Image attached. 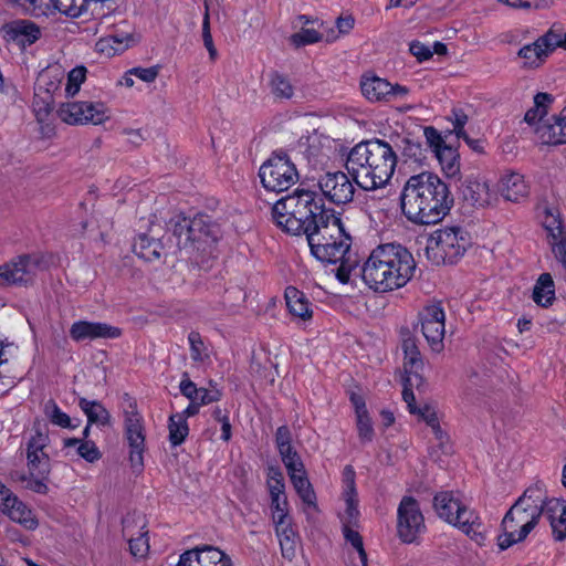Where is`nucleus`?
I'll use <instances>...</instances> for the list:
<instances>
[{"mask_svg": "<svg viewBox=\"0 0 566 566\" xmlns=\"http://www.w3.org/2000/svg\"><path fill=\"white\" fill-rule=\"evenodd\" d=\"M453 202L449 185L429 171L410 176L400 193L401 212L415 224L440 222L450 212Z\"/></svg>", "mask_w": 566, "mask_h": 566, "instance_id": "obj_1", "label": "nucleus"}, {"mask_svg": "<svg viewBox=\"0 0 566 566\" xmlns=\"http://www.w3.org/2000/svg\"><path fill=\"white\" fill-rule=\"evenodd\" d=\"M416 262L400 244H382L370 253L361 269L364 282L376 292H388L405 286L413 276Z\"/></svg>", "mask_w": 566, "mask_h": 566, "instance_id": "obj_2", "label": "nucleus"}, {"mask_svg": "<svg viewBox=\"0 0 566 566\" xmlns=\"http://www.w3.org/2000/svg\"><path fill=\"white\" fill-rule=\"evenodd\" d=\"M398 155L390 144H355L346 158V170L364 191L384 188L391 179Z\"/></svg>", "mask_w": 566, "mask_h": 566, "instance_id": "obj_3", "label": "nucleus"}, {"mask_svg": "<svg viewBox=\"0 0 566 566\" xmlns=\"http://www.w3.org/2000/svg\"><path fill=\"white\" fill-rule=\"evenodd\" d=\"M332 213L333 210L324 208L323 199L317 192L298 188L272 207V216L277 227L295 235L316 229L317 223Z\"/></svg>", "mask_w": 566, "mask_h": 566, "instance_id": "obj_4", "label": "nucleus"}, {"mask_svg": "<svg viewBox=\"0 0 566 566\" xmlns=\"http://www.w3.org/2000/svg\"><path fill=\"white\" fill-rule=\"evenodd\" d=\"M305 233L311 253L321 262L336 263L349 252L352 239L334 213Z\"/></svg>", "mask_w": 566, "mask_h": 566, "instance_id": "obj_5", "label": "nucleus"}, {"mask_svg": "<svg viewBox=\"0 0 566 566\" xmlns=\"http://www.w3.org/2000/svg\"><path fill=\"white\" fill-rule=\"evenodd\" d=\"M169 229L176 245L187 252L205 250V247L216 239L214 226L205 214H197L193 218L177 214L170 218Z\"/></svg>", "mask_w": 566, "mask_h": 566, "instance_id": "obj_6", "label": "nucleus"}, {"mask_svg": "<svg viewBox=\"0 0 566 566\" xmlns=\"http://www.w3.org/2000/svg\"><path fill=\"white\" fill-rule=\"evenodd\" d=\"M470 237L460 227L436 230L427 240L426 255L433 264L455 263L470 247Z\"/></svg>", "mask_w": 566, "mask_h": 566, "instance_id": "obj_7", "label": "nucleus"}, {"mask_svg": "<svg viewBox=\"0 0 566 566\" xmlns=\"http://www.w3.org/2000/svg\"><path fill=\"white\" fill-rule=\"evenodd\" d=\"M433 507L441 518L458 526L471 538L475 541L483 539L482 523L479 516L463 505L452 492L444 491L436 494Z\"/></svg>", "mask_w": 566, "mask_h": 566, "instance_id": "obj_8", "label": "nucleus"}, {"mask_svg": "<svg viewBox=\"0 0 566 566\" xmlns=\"http://www.w3.org/2000/svg\"><path fill=\"white\" fill-rule=\"evenodd\" d=\"M541 516L535 505L526 507L523 506V501H516L503 517V533L497 537L500 549L504 551L525 539Z\"/></svg>", "mask_w": 566, "mask_h": 566, "instance_id": "obj_9", "label": "nucleus"}, {"mask_svg": "<svg viewBox=\"0 0 566 566\" xmlns=\"http://www.w3.org/2000/svg\"><path fill=\"white\" fill-rule=\"evenodd\" d=\"M553 102L552 94L537 93L534 96V106L525 113L524 120L530 125L539 123L536 128L539 138L547 139L546 142H566V107L559 115H553L551 119L542 123Z\"/></svg>", "mask_w": 566, "mask_h": 566, "instance_id": "obj_10", "label": "nucleus"}, {"mask_svg": "<svg viewBox=\"0 0 566 566\" xmlns=\"http://www.w3.org/2000/svg\"><path fill=\"white\" fill-rule=\"evenodd\" d=\"M259 177L265 190L280 193L295 185L300 176L285 153L274 151L259 168Z\"/></svg>", "mask_w": 566, "mask_h": 566, "instance_id": "obj_11", "label": "nucleus"}, {"mask_svg": "<svg viewBox=\"0 0 566 566\" xmlns=\"http://www.w3.org/2000/svg\"><path fill=\"white\" fill-rule=\"evenodd\" d=\"M124 422V438L129 448L132 465L142 464V416L136 398L124 394L120 401Z\"/></svg>", "mask_w": 566, "mask_h": 566, "instance_id": "obj_12", "label": "nucleus"}, {"mask_svg": "<svg viewBox=\"0 0 566 566\" xmlns=\"http://www.w3.org/2000/svg\"><path fill=\"white\" fill-rule=\"evenodd\" d=\"M461 209L468 213L485 209L496 203L497 195L490 188L484 177L468 176L459 187Z\"/></svg>", "mask_w": 566, "mask_h": 566, "instance_id": "obj_13", "label": "nucleus"}, {"mask_svg": "<svg viewBox=\"0 0 566 566\" xmlns=\"http://www.w3.org/2000/svg\"><path fill=\"white\" fill-rule=\"evenodd\" d=\"M418 325L429 347L434 353L444 348L446 314L440 303H430L418 313Z\"/></svg>", "mask_w": 566, "mask_h": 566, "instance_id": "obj_14", "label": "nucleus"}, {"mask_svg": "<svg viewBox=\"0 0 566 566\" xmlns=\"http://www.w3.org/2000/svg\"><path fill=\"white\" fill-rule=\"evenodd\" d=\"M426 528L418 501L403 496L397 510V532L403 543H413Z\"/></svg>", "mask_w": 566, "mask_h": 566, "instance_id": "obj_15", "label": "nucleus"}, {"mask_svg": "<svg viewBox=\"0 0 566 566\" xmlns=\"http://www.w3.org/2000/svg\"><path fill=\"white\" fill-rule=\"evenodd\" d=\"M323 196L332 203L340 206L353 201L355 182L348 172L327 171L319 176L317 182Z\"/></svg>", "mask_w": 566, "mask_h": 566, "instance_id": "obj_16", "label": "nucleus"}, {"mask_svg": "<svg viewBox=\"0 0 566 566\" xmlns=\"http://www.w3.org/2000/svg\"><path fill=\"white\" fill-rule=\"evenodd\" d=\"M38 268V259L20 255L0 265V286L28 284L35 276Z\"/></svg>", "mask_w": 566, "mask_h": 566, "instance_id": "obj_17", "label": "nucleus"}, {"mask_svg": "<svg viewBox=\"0 0 566 566\" xmlns=\"http://www.w3.org/2000/svg\"><path fill=\"white\" fill-rule=\"evenodd\" d=\"M60 118L67 124H101L105 118L102 104L72 102L62 104L57 111Z\"/></svg>", "mask_w": 566, "mask_h": 566, "instance_id": "obj_18", "label": "nucleus"}, {"mask_svg": "<svg viewBox=\"0 0 566 566\" xmlns=\"http://www.w3.org/2000/svg\"><path fill=\"white\" fill-rule=\"evenodd\" d=\"M0 32L7 42H12L21 50L34 44L42 36L41 28L31 20H13L4 23Z\"/></svg>", "mask_w": 566, "mask_h": 566, "instance_id": "obj_19", "label": "nucleus"}, {"mask_svg": "<svg viewBox=\"0 0 566 566\" xmlns=\"http://www.w3.org/2000/svg\"><path fill=\"white\" fill-rule=\"evenodd\" d=\"M0 511L25 530L32 531L39 525L33 512L10 489L0 496Z\"/></svg>", "mask_w": 566, "mask_h": 566, "instance_id": "obj_20", "label": "nucleus"}, {"mask_svg": "<svg viewBox=\"0 0 566 566\" xmlns=\"http://www.w3.org/2000/svg\"><path fill=\"white\" fill-rule=\"evenodd\" d=\"M179 562L185 566H232L231 558L224 552L210 545L184 552Z\"/></svg>", "mask_w": 566, "mask_h": 566, "instance_id": "obj_21", "label": "nucleus"}, {"mask_svg": "<svg viewBox=\"0 0 566 566\" xmlns=\"http://www.w3.org/2000/svg\"><path fill=\"white\" fill-rule=\"evenodd\" d=\"M49 437L40 431H36L31 437L28 443V467L30 474H38L46 476L50 471L49 457L44 452L48 446Z\"/></svg>", "mask_w": 566, "mask_h": 566, "instance_id": "obj_22", "label": "nucleus"}, {"mask_svg": "<svg viewBox=\"0 0 566 566\" xmlns=\"http://www.w3.org/2000/svg\"><path fill=\"white\" fill-rule=\"evenodd\" d=\"M120 335L117 327L101 322L78 321L72 324L70 336L75 342L97 338H116Z\"/></svg>", "mask_w": 566, "mask_h": 566, "instance_id": "obj_23", "label": "nucleus"}, {"mask_svg": "<svg viewBox=\"0 0 566 566\" xmlns=\"http://www.w3.org/2000/svg\"><path fill=\"white\" fill-rule=\"evenodd\" d=\"M448 177L460 172V154L455 144H426Z\"/></svg>", "mask_w": 566, "mask_h": 566, "instance_id": "obj_24", "label": "nucleus"}, {"mask_svg": "<svg viewBox=\"0 0 566 566\" xmlns=\"http://www.w3.org/2000/svg\"><path fill=\"white\" fill-rule=\"evenodd\" d=\"M499 191L505 200L512 202H520L530 193L524 176L515 171H507L501 176Z\"/></svg>", "mask_w": 566, "mask_h": 566, "instance_id": "obj_25", "label": "nucleus"}, {"mask_svg": "<svg viewBox=\"0 0 566 566\" xmlns=\"http://www.w3.org/2000/svg\"><path fill=\"white\" fill-rule=\"evenodd\" d=\"M549 521L553 536L556 541L566 538V503L559 499H552L543 514Z\"/></svg>", "mask_w": 566, "mask_h": 566, "instance_id": "obj_26", "label": "nucleus"}, {"mask_svg": "<svg viewBox=\"0 0 566 566\" xmlns=\"http://www.w3.org/2000/svg\"><path fill=\"white\" fill-rule=\"evenodd\" d=\"M401 347L405 355V373L412 375L416 380H421L419 374V369L422 368L421 354L417 345V339L409 332L403 334Z\"/></svg>", "mask_w": 566, "mask_h": 566, "instance_id": "obj_27", "label": "nucleus"}, {"mask_svg": "<svg viewBox=\"0 0 566 566\" xmlns=\"http://www.w3.org/2000/svg\"><path fill=\"white\" fill-rule=\"evenodd\" d=\"M294 128L300 142L303 139L310 142L312 138L322 139L326 137L324 132H322V118L313 114L298 117L294 123Z\"/></svg>", "mask_w": 566, "mask_h": 566, "instance_id": "obj_28", "label": "nucleus"}, {"mask_svg": "<svg viewBox=\"0 0 566 566\" xmlns=\"http://www.w3.org/2000/svg\"><path fill=\"white\" fill-rule=\"evenodd\" d=\"M134 43H136V40L132 34H127L125 36L114 34L99 39L96 42L95 48L98 53L107 57H112L125 51Z\"/></svg>", "mask_w": 566, "mask_h": 566, "instance_id": "obj_29", "label": "nucleus"}, {"mask_svg": "<svg viewBox=\"0 0 566 566\" xmlns=\"http://www.w3.org/2000/svg\"><path fill=\"white\" fill-rule=\"evenodd\" d=\"M283 557L292 559L295 556L297 535L291 526L290 518L274 522Z\"/></svg>", "mask_w": 566, "mask_h": 566, "instance_id": "obj_30", "label": "nucleus"}, {"mask_svg": "<svg viewBox=\"0 0 566 566\" xmlns=\"http://www.w3.org/2000/svg\"><path fill=\"white\" fill-rule=\"evenodd\" d=\"M285 300H286V306L290 311V313L295 316L300 317L303 321H306L312 317V310L310 308V302L296 287L289 286L285 290Z\"/></svg>", "mask_w": 566, "mask_h": 566, "instance_id": "obj_31", "label": "nucleus"}, {"mask_svg": "<svg viewBox=\"0 0 566 566\" xmlns=\"http://www.w3.org/2000/svg\"><path fill=\"white\" fill-rule=\"evenodd\" d=\"M361 92L371 102L388 99L392 91V84L380 77H371L361 81Z\"/></svg>", "mask_w": 566, "mask_h": 566, "instance_id": "obj_32", "label": "nucleus"}, {"mask_svg": "<svg viewBox=\"0 0 566 566\" xmlns=\"http://www.w3.org/2000/svg\"><path fill=\"white\" fill-rule=\"evenodd\" d=\"M533 301L543 307L549 306L555 300V285L549 273H543L533 289Z\"/></svg>", "mask_w": 566, "mask_h": 566, "instance_id": "obj_33", "label": "nucleus"}, {"mask_svg": "<svg viewBox=\"0 0 566 566\" xmlns=\"http://www.w3.org/2000/svg\"><path fill=\"white\" fill-rule=\"evenodd\" d=\"M539 209L543 213V226L549 239L562 238L563 234H566L558 208L545 202Z\"/></svg>", "mask_w": 566, "mask_h": 566, "instance_id": "obj_34", "label": "nucleus"}, {"mask_svg": "<svg viewBox=\"0 0 566 566\" xmlns=\"http://www.w3.org/2000/svg\"><path fill=\"white\" fill-rule=\"evenodd\" d=\"M549 500L546 495L545 485L542 482H536L534 485L530 486L524 491V493L517 499V501H523V506H533L535 505L539 514L543 515L546 512L547 504Z\"/></svg>", "mask_w": 566, "mask_h": 566, "instance_id": "obj_35", "label": "nucleus"}, {"mask_svg": "<svg viewBox=\"0 0 566 566\" xmlns=\"http://www.w3.org/2000/svg\"><path fill=\"white\" fill-rule=\"evenodd\" d=\"M78 406L86 415L88 423H96L99 426H106L109 423L111 415L101 402L80 398Z\"/></svg>", "mask_w": 566, "mask_h": 566, "instance_id": "obj_36", "label": "nucleus"}, {"mask_svg": "<svg viewBox=\"0 0 566 566\" xmlns=\"http://www.w3.org/2000/svg\"><path fill=\"white\" fill-rule=\"evenodd\" d=\"M517 55L524 60L525 67L536 69L545 62L549 54L539 44V42L535 40L533 43L522 46L518 50Z\"/></svg>", "mask_w": 566, "mask_h": 566, "instance_id": "obj_37", "label": "nucleus"}, {"mask_svg": "<svg viewBox=\"0 0 566 566\" xmlns=\"http://www.w3.org/2000/svg\"><path fill=\"white\" fill-rule=\"evenodd\" d=\"M65 448H75L76 454L87 462H96L101 459L102 453L93 441L82 440L77 438H69L64 440Z\"/></svg>", "mask_w": 566, "mask_h": 566, "instance_id": "obj_38", "label": "nucleus"}, {"mask_svg": "<svg viewBox=\"0 0 566 566\" xmlns=\"http://www.w3.org/2000/svg\"><path fill=\"white\" fill-rule=\"evenodd\" d=\"M297 495L302 499V501L310 505L315 506L316 505V494L314 492V489L307 478L306 472L292 475L290 478Z\"/></svg>", "mask_w": 566, "mask_h": 566, "instance_id": "obj_39", "label": "nucleus"}, {"mask_svg": "<svg viewBox=\"0 0 566 566\" xmlns=\"http://www.w3.org/2000/svg\"><path fill=\"white\" fill-rule=\"evenodd\" d=\"M188 342L191 359L197 364H207L210 360V353L200 333L191 331L188 335Z\"/></svg>", "mask_w": 566, "mask_h": 566, "instance_id": "obj_40", "label": "nucleus"}, {"mask_svg": "<svg viewBox=\"0 0 566 566\" xmlns=\"http://www.w3.org/2000/svg\"><path fill=\"white\" fill-rule=\"evenodd\" d=\"M189 433L185 413H176L169 418V440L172 446L181 444Z\"/></svg>", "mask_w": 566, "mask_h": 566, "instance_id": "obj_41", "label": "nucleus"}, {"mask_svg": "<svg viewBox=\"0 0 566 566\" xmlns=\"http://www.w3.org/2000/svg\"><path fill=\"white\" fill-rule=\"evenodd\" d=\"M272 94L277 98L289 99L293 96L294 90L289 78L279 72H273L270 77Z\"/></svg>", "mask_w": 566, "mask_h": 566, "instance_id": "obj_42", "label": "nucleus"}, {"mask_svg": "<svg viewBox=\"0 0 566 566\" xmlns=\"http://www.w3.org/2000/svg\"><path fill=\"white\" fill-rule=\"evenodd\" d=\"M14 4L21 7L25 12L41 17L46 15L49 10L53 9L52 0H11Z\"/></svg>", "mask_w": 566, "mask_h": 566, "instance_id": "obj_43", "label": "nucleus"}, {"mask_svg": "<svg viewBox=\"0 0 566 566\" xmlns=\"http://www.w3.org/2000/svg\"><path fill=\"white\" fill-rule=\"evenodd\" d=\"M426 151L422 144H403L398 160L405 164H422L427 158Z\"/></svg>", "mask_w": 566, "mask_h": 566, "instance_id": "obj_44", "label": "nucleus"}, {"mask_svg": "<svg viewBox=\"0 0 566 566\" xmlns=\"http://www.w3.org/2000/svg\"><path fill=\"white\" fill-rule=\"evenodd\" d=\"M45 413L52 421V423L62 428H75L76 424L72 423L71 418L63 412L54 401H49L45 405Z\"/></svg>", "mask_w": 566, "mask_h": 566, "instance_id": "obj_45", "label": "nucleus"}, {"mask_svg": "<svg viewBox=\"0 0 566 566\" xmlns=\"http://www.w3.org/2000/svg\"><path fill=\"white\" fill-rule=\"evenodd\" d=\"M324 35L314 29H301L300 32H296L291 35L290 41L296 48L304 46L307 44H313L322 41Z\"/></svg>", "mask_w": 566, "mask_h": 566, "instance_id": "obj_46", "label": "nucleus"}, {"mask_svg": "<svg viewBox=\"0 0 566 566\" xmlns=\"http://www.w3.org/2000/svg\"><path fill=\"white\" fill-rule=\"evenodd\" d=\"M268 488L270 496H282L285 491L284 478L279 468L270 467L268 470Z\"/></svg>", "mask_w": 566, "mask_h": 566, "instance_id": "obj_47", "label": "nucleus"}, {"mask_svg": "<svg viewBox=\"0 0 566 566\" xmlns=\"http://www.w3.org/2000/svg\"><path fill=\"white\" fill-rule=\"evenodd\" d=\"M86 72L87 70L85 66H76L70 71L65 87L67 96H74L80 91L81 84L86 78Z\"/></svg>", "mask_w": 566, "mask_h": 566, "instance_id": "obj_48", "label": "nucleus"}, {"mask_svg": "<svg viewBox=\"0 0 566 566\" xmlns=\"http://www.w3.org/2000/svg\"><path fill=\"white\" fill-rule=\"evenodd\" d=\"M205 14L202 19V40L206 49L209 52V56L211 60L217 57V49L213 44V39L210 30V15H209V6L207 1L205 2Z\"/></svg>", "mask_w": 566, "mask_h": 566, "instance_id": "obj_49", "label": "nucleus"}, {"mask_svg": "<svg viewBox=\"0 0 566 566\" xmlns=\"http://www.w3.org/2000/svg\"><path fill=\"white\" fill-rule=\"evenodd\" d=\"M450 119L453 124L452 132L458 139H464V142H473L464 132V126L468 123V115L461 108H453Z\"/></svg>", "mask_w": 566, "mask_h": 566, "instance_id": "obj_50", "label": "nucleus"}, {"mask_svg": "<svg viewBox=\"0 0 566 566\" xmlns=\"http://www.w3.org/2000/svg\"><path fill=\"white\" fill-rule=\"evenodd\" d=\"M406 378H405V382H403V390H402V398L405 400V402L407 403V407L410 411V413H416L417 411V406L415 405V395H413V391H412V387L416 386V387H419L421 384H422V379L421 380H416L415 377L412 375H409V374H406Z\"/></svg>", "mask_w": 566, "mask_h": 566, "instance_id": "obj_51", "label": "nucleus"}, {"mask_svg": "<svg viewBox=\"0 0 566 566\" xmlns=\"http://www.w3.org/2000/svg\"><path fill=\"white\" fill-rule=\"evenodd\" d=\"M357 417V432L358 438L363 444L369 443L374 438V428L368 413L358 415Z\"/></svg>", "mask_w": 566, "mask_h": 566, "instance_id": "obj_52", "label": "nucleus"}, {"mask_svg": "<svg viewBox=\"0 0 566 566\" xmlns=\"http://www.w3.org/2000/svg\"><path fill=\"white\" fill-rule=\"evenodd\" d=\"M344 499L346 502V511L343 518V524H356L359 516V511L357 507V493L344 494Z\"/></svg>", "mask_w": 566, "mask_h": 566, "instance_id": "obj_53", "label": "nucleus"}, {"mask_svg": "<svg viewBox=\"0 0 566 566\" xmlns=\"http://www.w3.org/2000/svg\"><path fill=\"white\" fill-rule=\"evenodd\" d=\"M562 34L556 32L553 28L537 39L539 44L548 54H551L556 48H562Z\"/></svg>", "mask_w": 566, "mask_h": 566, "instance_id": "obj_54", "label": "nucleus"}, {"mask_svg": "<svg viewBox=\"0 0 566 566\" xmlns=\"http://www.w3.org/2000/svg\"><path fill=\"white\" fill-rule=\"evenodd\" d=\"M271 509L273 522L290 518L287 514V500L284 494L271 497Z\"/></svg>", "mask_w": 566, "mask_h": 566, "instance_id": "obj_55", "label": "nucleus"}, {"mask_svg": "<svg viewBox=\"0 0 566 566\" xmlns=\"http://www.w3.org/2000/svg\"><path fill=\"white\" fill-rule=\"evenodd\" d=\"M515 9H542L548 7L551 0H499Z\"/></svg>", "mask_w": 566, "mask_h": 566, "instance_id": "obj_56", "label": "nucleus"}, {"mask_svg": "<svg viewBox=\"0 0 566 566\" xmlns=\"http://www.w3.org/2000/svg\"><path fill=\"white\" fill-rule=\"evenodd\" d=\"M549 243L556 260L560 262L566 270V233L563 234L562 238L549 239Z\"/></svg>", "mask_w": 566, "mask_h": 566, "instance_id": "obj_57", "label": "nucleus"}, {"mask_svg": "<svg viewBox=\"0 0 566 566\" xmlns=\"http://www.w3.org/2000/svg\"><path fill=\"white\" fill-rule=\"evenodd\" d=\"M221 391L213 386L210 389L201 387L198 390V396L196 397V400L200 402V406H205L219 401L221 399Z\"/></svg>", "mask_w": 566, "mask_h": 566, "instance_id": "obj_58", "label": "nucleus"}, {"mask_svg": "<svg viewBox=\"0 0 566 566\" xmlns=\"http://www.w3.org/2000/svg\"><path fill=\"white\" fill-rule=\"evenodd\" d=\"M282 461L286 468V471H287V474L290 478L292 475L294 476L296 474L306 472L304 463H303L301 457L298 455V453H293L291 457L282 460Z\"/></svg>", "mask_w": 566, "mask_h": 566, "instance_id": "obj_59", "label": "nucleus"}, {"mask_svg": "<svg viewBox=\"0 0 566 566\" xmlns=\"http://www.w3.org/2000/svg\"><path fill=\"white\" fill-rule=\"evenodd\" d=\"M409 51L419 62L429 60L433 54L429 46L419 41H412Z\"/></svg>", "mask_w": 566, "mask_h": 566, "instance_id": "obj_60", "label": "nucleus"}, {"mask_svg": "<svg viewBox=\"0 0 566 566\" xmlns=\"http://www.w3.org/2000/svg\"><path fill=\"white\" fill-rule=\"evenodd\" d=\"M355 470L352 465H346L343 470V483H344V494H356L355 486Z\"/></svg>", "mask_w": 566, "mask_h": 566, "instance_id": "obj_61", "label": "nucleus"}, {"mask_svg": "<svg viewBox=\"0 0 566 566\" xmlns=\"http://www.w3.org/2000/svg\"><path fill=\"white\" fill-rule=\"evenodd\" d=\"M338 262H340V265L336 271V277L339 282L346 284L349 282L350 272L356 269V265L350 264L346 256Z\"/></svg>", "mask_w": 566, "mask_h": 566, "instance_id": "obj_62", "label": "nucleus"}, {"mask_svg": "<svg viewBox=\"0 0 566 566\" xmlns=\"http://www.w3.org/2000/svg\"><path fill=\"white\" fill-rule=\"evenodd\" d=\"M179 389L189 400H196L199 388H197L196 384L191 381L187 375H185L184 379L180 381Z\"/></svg>", "mask_w": 566, "mask_h": 566, "instance_id": "obj_63", "label": "nucleus"}, {"mask_svg": "<svg viewBox=\"0 0 566 566\" xmlns=\"http://www.w3.org/2000/svg\"><path fill=\"white\" fill-rule=\"evenodd\" d=\"M415 415H418L429 427L439 421L434 408L429 405H424L421 408L417 407Z\"/></svg>", "mask_w": 566, "mask_h": 566, "instance_id": "obj_64", "label": "nucleus"}]
</instances>
